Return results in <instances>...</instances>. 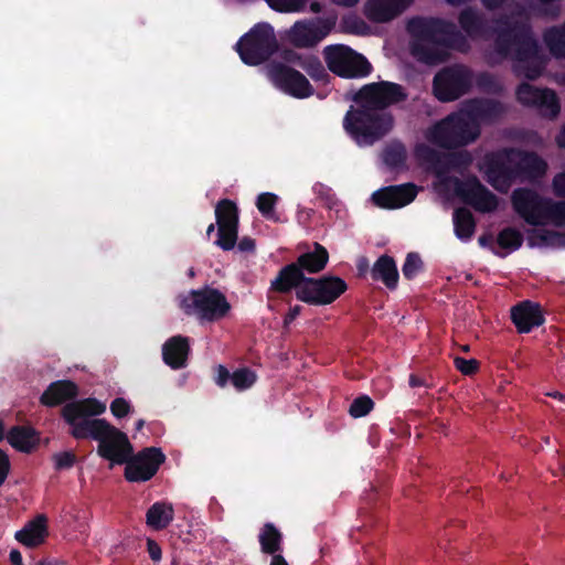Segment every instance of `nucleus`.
Returning a JSON list of instances; mask_svg holds the SVG:
<instances>
[{
    "mask_svg": "<svg viewBox=\"0 0 565 565\" xmlns=\"http://www.w3.org/2000/svg\"><path fill=\"white\" fill-rule=\"evenodd\" d=\"M405 98L401 86L390 82L365 85L356 94V109L349 111L344 119L345 129L360 146H367L386 135L393 127L387 113L379 110Z\"/></svg>",
    "mask_w": 565,
    "mask_h": 565,
    "instance_id": "f257e3e1",
    "label": "nucleus"
},
{
    "mask_svg": "<svg viewBox=\"0 0 565 565\" xmlns=\"http://www.w3.org/2000/svg\"><path fill=\"white\" fill-rule=\"evenodd\" d=\"M106 405L96 398L67 404L63 416L72 427L71 434L76 439L93 438L99 443L98 454L113 465L127 462L132 455V446L127 436L105 419H94L90 416L100 415Z\"/></svg>",
    "mask_w": 565,
    "mask_h": 565,
    "instance_id": "f03ea898",
    "label": "nucleus"
},
{
    "mask_svg": "<svg viewBox=\"0 0 565 565\" xmlns=\"http://www.w3.org/2000/svg\"><path fill=\"white\" fill-rule=\"evenodd\" d=\"M494 109L495 106L489 103H473L430 128L427 139L430 143L441 148L469 143L478 137L480 124L489 120Z\"/></svg>",
    "mask_w": 565,
    "mask_h": 565,
    "instance_id": "7ed1b4c3",
    "label": "nucleus"
},
{
    "mask_svg": "<svg viewBox=\"0 0 565 565\" xmlns=\"http://www.w3.org/2000/svg\"><path fill=\"white\" fill-rule=\"evenodd\" d=\"M521 163L522 168L529 169L533 174H541L545 171V163L534 154L522 156L516 151H505L495 157L488 158L482 169L488 181L499 191H507L511 185L512 163Z\"/></svg>",
    "mask_w": 565,
    "mask_h": 565,
    "instance_id": "20e7f679",
    "label": "nucleus"
},
{
    "mask_svg": "<svg viewBox=\"0 0 565 565\" xmlns=\"http://www.w3.org/2000/svg\"><path fill=\"white\" fill-rule=\"evenodd\" d=\"M513 205L515 211L529 224L555 223L556 225H565V203L553 206L535 193L520 190L513 193Z\"/></svg>",
    "mask_w": 565,
    "mask_h": 565,
    "instance_id": "39448f33",
    "label": "nucleus"
},
{
    "mask_svg": "<svg viewBox=\"0 0 565 565\" xmlns=\"http://www.w3.org/2000/svg\"><path fill=\"white\" fill-rule=\"evenodd\" d=\"M499 45L507 53H514L518 61L516 71L530 79L536 78L543 68L537 56L536 44L525 36H520L514 29L501 32L498 38Z\"/></svg>",
    "mask_w": 565,
    "mask_h": 565,
    "instance_id": "423d86ee",
    "label": "nucleus"
},
{
    "mask_svg": "<svg viewBox=\"0 0 565 565\" xmlns=\"http://www.w3.org/2000/svg\"><path fill=\"white\" fill-rule=\"evenodd\" d=\"M180 307L186 315H196L201 319L217 320L230 310L225 297L214 289L191 291L180 299Z\"/></svg>",
    "mask_w": 565,
    "mask_h": 565,
    "instance_id": "0eeeda50",
    "label": "nucleus"
},
{
    "mask_svg": "<svg viewBox=\"0 0 565 565\" xmlns=\"http://www.w3.org/2000/svg\"><path fill=\"white\" fill-rule=\"evenodd\" d=\"M276 49L273 29L268 24H258L237 43V51L246 64L257 65L265 61Z\"/></svg>",
    "mask_w": 565,
    "mask_h": 565,
    "instance_id": "6e6552de",
    "label": "nucleus"
},
{
    "mask_svg": "<svg viewBox=\"0 0 565 565\" xmlns=\"http://www.w3.org/2000/svg\"><path fill=\"white\" fill-rule=\"evenodd\" d=\"M347 289L345 281L337 276L308 278L299 286L297 298L310 305L326 306L335 301Z\"/></svg>",
    "mask_w": 565,
    "mask_h": 565,
    "instance_id": "1a4fd4ad",
    "label": "nucleus"
},
{
    "mask_svg": "<svg viewBox=\"0 0 565 565\" xmlns=\"http://www.w3.org/2000/svg\"><path fill=\"white\" fill-rule=\"evenodd\" d=\"M323 54L329 70L339 76L360 77L367 75L371 71L370 63L347 46H328Z\"/></svg>",
    "mask_w": 565,
    "mask_h": 565,
    "instance_id": "9d476101",
    "label": "nucleus"
},
{
    "mask_svg": "<svg viewBox=\"0 0 565 565\" xmlns=\"http://www.w3.org/2000/svg\"><path fill=\"white\" fill-rule=\"evenodd\" d=\"M470 84V76L463 66L444 70L436 75L434 93L439 100L449 102L461 96Z\"/></svg>",
    "mask_w": 565,
    "mask_h": 565,
    "instance_id": "9b49d317",
    "label": "nucleus"
},
{
    "mask_svg": "<svg viewBox=\"0 0 565 565\" xmlns=\"http://www.w3.org/2000/svg\"><path fill=\"white\" fill-rule=\"evenodd\" d=\"M215 217L218 228L216 245L224 250L232 249L237 241L238 211L230 200H222L215 207Z\"/></svg>",
    "mask_w": 565,
    "mask_h": 565,
    "instance_id": "f8f14e48",
    "label": "nucleus"
},
{
    "mask_svg": "<svg viewBox=\"0 0 565 565\" xmlns=\"http://www.w3.org/2000/svg\"><path fill=\"white\" fill-rule=\"evenodd\" d=\"M268 75L277 87L292 96L303 98L312 94L308 79L300 72L288 66L273 65Z\"/></svg>",
    "mask_w": 565,
    "mask_h": 565,
    "instance_id": "ddd939ff",
    "label": "nucleus"
},
{
    "mask_svg": "<svg viewBox=\"0 0 565 565\" xmlns=\"http://www.w3.org/2000/svg\"><path fill=\"white\" fill-rule=\"evenodd\" d=\"M164 456L156 448H147L137 457L127 461L126 478L129 481L149 480L162 463Z\"/></svg>",
    "mask_w": 565,
    "mask_h": 565,
    "instance_id": "4468645a",
    "label": "nucleus"
},
{
    "mask_svg": "<svg viewBox=\"0 0 565 565\" xmlns=\"http://www.w3.org/2000/svg\"><path fill=\"white\" fill-rule=\"evenodd\" d=\"M416 194V188L412 184L387 186L374 192L372 201L382 209H398L409 204Z\"/></svg>",
    "mask_w": 565,
    "mask_h": 565,
    "instance_id": "2eb2a0df",
    "label": "nucleus"
},
{
    "mask_svg": "<svg viewBox=\"0 0 565 565\" xmlns=\"http://www.w3.org/2000/svg\"><path fill=\"white\" fill-rule=\"evenodd\" d=\"M334 21L319 20L312 23H296L290 30L292 43L310 46L322 40L333 28Z\"/></svg>",
    "mask_w": 565,
    "mask_h": 565,
    "instance_id": "dca6fc26",
    "label": "nucleus"
},
{
    "mask_svg": "<svg viewBox=\"0 0 565 565\" xmlns=\"http://www.w3.org/2000/svg\"><path fill=\"white\" fill-rule=\"evenodd\" d=\"M518 99L526 105H536L546 116H555L558 113V103L554 92L537 89L530 84H522L516 92Z\"/></svg>",
    "mask_w": 565,
    "mask_h": 565,
    "instance_id": "f3484780",
    "label": "nucleus"
},
{
    "mask_svg": "<svg viewBox=\"0 0 565 565\" xmlns=\"http://www.w3.org/2000/svg\"><path fill=\"white\" fill-rule=\"evenodd\" d=\"M458 192L469 204L479 211L490 212L498 206L495 196L487 191L476 179H470L460 185Z\"/></svg>",
    "mask_w": 565,
    "mask_h": 565,
    "instance_id": "a211bd4d",
    "label": "nucleus"
},
{
    "mask_svg": "<svg viewBox=\"0 0 565 565\" xmlns=\"http://www.w3.org/2000/svg\"><path fill=\"white\" fill-rule=\"evenodd\" d=\"M412 0H370L365 6L366 17L375 22H386L403 10H405Z\"/></svg>",
    "mask_w": 565,
    "mask_h": 565,
    "instance_id": "6ab92c4d",
    "label": "nucleus"
},
{
    "mask_svg": "<svg viewBox=\"0 0 565 565\" xmlns=\"http://www.w3.org/2000/svg\"><path fill=\"white\" fill-rule=\"evenodd\" d=\"M511 318L519 332H530L532 328L541 326L544 321L539 305L530 301L512 308Z\"/></svg>",
    "mask_w": 565,
    "mask_h": 565,
    "instance_id": "aec40b11",
    "label": "nucleus"
},
{
    "mask_svg": "<svg viewBox=\"0 0 565 565\" xmlns=\"http://www.w3.org/2000/svg\"><path fill=\"white\" fill-rule=\"evenodd\" d=\"M47 534V519L38 515L15 533V539L26 547H36L44 543Z\"/></svg>",
    "mask_w": 565,
    "mask_h": 565,
    "instance_id": "412c9836",
    "label": "nucleus"
},
{
    "mask_svg": "<svg viewBox=\"0 0 565 565\" xmlns=\"http://www.w3.org/2000/svg\"><path fill=\"white\" fill-rule=\"evenodd\" d=\"M307 279L308 278L305 277L298 265L290 264L279 271L270 286L273 290L278 292H288L292 288H296L297 291L299 286H301Z\"/></svg>",
    "mask_w": 565,
    "mask_h": 565,
    "instance_id": "4be33fe9",
    "label": "nucleus"
},
{
    "mask_svg": "<svg viewBox=\"0 0 565 565\" xmlns=\"http://www.w3.org/2000/svg\"><path fill=\"white\" fill-rule=\"evenodd\" d=\"M189 345L185 338L173 337L162 349L164 362L173 369L182 367L185 363Z\"/></svg>",
    "mask_w": 565,
    "mask_h": 565,
    "instance_id": "5701e85b",
    "label": "nucleus"
},
{
    "mask_svg": "<svg viewBox=\"0 0 565 565\" xmlns=\"http://www.w3.org/2000/svg\"><path fill=\"white\" fill-rule=\"evenodd\" d=\"M77 395V387L70 381L51 384L43 393L41 402L46 406H55Z\"/></svg>",
    "mask_w": 565,
    "mask_h": 565,
    "instance_id": "b1692460",
    "label": "nucleus"
},
{
    "mask_svg": "<svg viewBox=\"0 0 565 565\" xmlns=\"http://www.w3.org/2000/svg\"><path fill=\"white\" fill-rule=\"evenodd\" d=\"M373 278L382 280L386 287L394 289L398 281L395 262L388 256H381L372 268Z\"/></svg>",
    "mask_w": 565,
    "mask_h": 565,
    "instance_id": "393cba45",
    "label": "nucleus"
},
{
    "mask_svg": "<svg viewBox=\"0 0 565 565\" xmlns=\"http://www.w3.org/2000/svg\"><path fill=\"white\" fill-rule=\"evenodd\" d=\"M328 259L329 254L327 249L323 246L317 244L315 250L301 255L298 258L296 265H298L301 270L303 269L308 273L316 274L326 267Z\"/></svg>",
    "mask_w": 565,
    "mask_h": 565,
    "instance_id": "a878e982",
    "label": "nucleus"
},
{
    "mask_svg": "<svg viewBox=\"0 0 565 565\" xmlns=\"http://www.w3.org/2000/svg\"><path fill=\"white\" fill-rule=\"evenodd\" d=\"M7 438L12 447L24 452L31 451L39 443V437L30 427H14Z\"/></svg>",
    "mask_w": 565,
    "mask_h": 565,
    "instance_id": "bb28decb",
    "label": "nucleus"
},
{
    "mask_svg": "<svg viewBox=\"0 0 565 565\" xmlns=\"http://www.w3.org/2000/svg\"><path fill=\"white\" fill-rule=\"evenodd\" d=\"M147 524L154 530L167 527L173 520V508L164 502H157L147 512Z\"/></svg>",
    "mask_w": 565,
    "mask_h": 565,
    "instance_id": "cd10ccee",
    "label": "nucleus"
},
{
    "mask_svg": "<svg viewBox=\"0 0 565 565\" xmlns=\"http://www.w3.org/2000/svg\"><path fill=\"white\" fill-rule=\"evenodd\" d=\"M259 542L264 553L276 555L281 548V533L271 523H267L260 531Z\"/></svg>",
    "mask_w": 565,
    "mask_h": 565,
    "instance_id": "c85d7f7f",
    "label": "nucleus"
},
{
    "mask_svg": "<svg viewBox=\"0 0 565 565\" xmlns=\"http://www.w3.org/2000/svg\"><path fill=\"white\" fill-rule=\"evenodd\" d=\"M455 231L460 239H469L475 231V223L469 211L460 209L455 213Z\"/></svg>",
    "mask_w": 565,
    "mask_h": 565,
    "instance_id": "c756f323",
    "label": "nucleus"
},
{
    "mask_svg": "<svg viewBox=\"0 0 565 565\" xmlns=\"http://www.w3.org/2000/svg\"><path fill=\"white\" fill-rule=\"evenodd\" d=\"M545 42L552 54L565 57V24L553 28L545 33Z\"/></svg>",
    "mask_w": 565,
    "mask_h": 565,
    "instance_id": "7c9ffc66",
    "label": "nucleus"
},
{
    "mask_svg": "<svg viewBox=\"0 0 565 565\" xmlns=\"http://www.w3.org/2000/svg\"><path fill=\"white\" fill-rule=\"evenodd\" d=\"M256 381V373L248 369H238L231 375V382L237 391L250 388Z\"/></svg>",
    "mask_w": 565,
    "mask_h": 565,
    "instance_id": "2f4dec72",
    "label": "nucleus"
},
{
    "mask_svg": "<svg viewBox=\"0 0 565 565\" xmlns=\"http://www.w3.org/2000/svg\"><path fill=\"white\" fill-rule=\"evenodd\" d=\"M523 242L522 234L514 228H505L500 232L498 243L502 248L518 249Z\"/></svg>",
    "mask_w": 565,
    "mask_h": 565,
    "instance_id": "473e14b6",
    "label": "nucleus"
},
{
    "mask_svg": "<svg viewBox=\"0 0 565 565\" xmlns=\"http://www.w3.org/2000/svg\"><path fill=\"white\" fill-rule=\"evenodd\" d=\"M278 198L274 193H262L257 198V209L264 216L271 217L274 214V206Z\"/></svg>",
    "mask_w": 565,
    "mask_h": 565,
    "instance_id": "72a5a7b5",
    "label": "nucleus"
},
{
    "mask_svg": "<svg viewBox=\"0 0 565 565\" xmlns=\"http://www.w3.org/2000/svg\"><path fill=\"white\" fill-rule=\"evenodd\" d=\"M373 401L367 396H361L353 401L350 406L349 413L352 417H362L371 412L373 408Z\"/></svg>",
    "mask_w": 565,
    "mask_h": 565,
    "instance_id": "f704fd0d",
    "label": "nucleus"
},
{
    "mask_svg": "<svg viewBox=\"0 0 565 565\" xmlns=\"http://www.w3.org/2000/svg\"><path fill=\"white\" fill-rule=\"evenodd\" d=\"M456 369L463 375H472L479 369V362L475 359L466 360L460 356L454 358Z\"/></svg>",
    "mask_w": 565,
    "mask_h": 565,
    "instance_id": "c9c22d12",
    "label": "nucleus"
},
{
    "mask_svg": "<svg viewBox=\"0 0 565 565\" xmlns=\"http://www.w3.org/2000/svg\"><path fill=\"white\" fill-rule=\"evenodd\" d=\"M306 0H267L269 6L278 11H297Z\"/></svg>",
    "mask_w": 565,
    "mask_h": 565,
    "instance_id": "e433bc0d",
    "label": "nucleus"
},
{
    "mask_svg": "<svg viewBox=\"0 0 565 565\" xmlns=\"http://www.w3.org/2000/svg\"><path fill=\"white\" fill-rule=\"evenodd\" d=\"M422 259L416 254H409L403 266V274L406 278H413L422 268Z\"/></svg>",
    "mask_w": 565,
    "mask_h": 565,
    "instance_id": "4c0bfd02",
    "label": "nucleus"
},
{
    "mask_svg": "<svg viewBox=\"0 0 565 565\" xmlns=\"http://www.w3.org/2000/svg\"><path fill=\"white\" fill-rule=\"evenodd\" d=\"M110 412L115 417L121 418L131 412V405L127 399L117 397L110 404Z\"/></svg>",
    "mask_w": 565,
    "mask_h": 565,
    "instance_id": "58836bf2",
    "label": "nucleus"
},
{
    "mask_svg": "<svg viewBox=\"0 0 565 565\" xmlns=\"http://www.w3.org/2000/svg\"><path fill=\"white\" fill-rule=\"evenodd\" d=\"M75 455L71 451L55 454L53 460L57 469L71 468L75 462Z\"/></svg>",
    "mask_w": 565,
    "mask_h": 565,
    "instance_id": "ea45409f",
    "label": "nucleus"
},
{
    "mask_svg": "<svg viewBox=\"0 0 565 565\" xmlns=\"http://www.w3.org/2000/svg\"><path fill=\"white\" fill-rule=\"evenodd\" d=\"M460 24L468 33L472 34L477 31V17L471 11H463L460 15Z\"/></svg>",
    "mask_w": 565,
    "mask_h": 565,
    "instance_id": "a19ab883",
    "label": "nucleus"
},
{
    "mask_svg": "<svg viewBox=\"0 0 565 565\" xmlns=\"http://www.w3.org/2000/svg\"><path fill=\"white\" fill-rule=\"evenodd\" d=\"M301 66L309 73L312 78H320L324 73L321 63L317 58H308L301 63Z\"/></svg>",
    "mask_w": 565,
    "mask_h": 565,
    "instance_id": "79ce46f5",
    "label": "nucleus"
},
{
    "mask_svg": "<svg viewBox=\"0 0 565 565\" xmlns=\"http://www.w3.org/2000/svg\"><path fill=\"white\" fill-rule=\"evenodd\" d=\"M317 192L320 196V199L324 202V204L332 209L338 204V200L334 195V193L331 191V189L326 188L323 185H319L317 189Z\"/></svg>",
    "mask_w": 565,
    "mask_h": 565,
    "instance_id": "37998d69",
    "label": "nucleus"
},
{
    "mask_svg": "<svg viewBox=\"0 0 565 565\" xmlns=\"http://www.w3.org/2000/svg\"><path fill=\"white\" fill-rule=\"evenodd\" d=\"M404 149L402 147H396L394 150L387 151L385 153L384 160L386 163L395 166L402 162V160L404 159Z\"/></svg>",
    "mask_w": 565,
    "mask_h": 565,
    "instance_id": "c03bdc74",
    "label": "nucleus"
},
{
    "mask_svg": "<svg viewBox=\"0 0 565 565\" xmlns=\"http://www.w3.org/2000/svg\"><path fill=\"white\" fill-rule=\"evenodd\" d=\"M10 469L8 456L0 449V486L4 482Z\"/></svg>",
    "mask_w": 565,
    "mask_h": 565,
    "instance_id": "a18cd8bd",
    "label": "nucleus"
},
{
    "mask_svg": "<svg viewBox=\"0 0 565 565\" xmlns=\"http://www.w3.org/2000/svg\"><path fill=\"white\" fill-rule=\"evenodd\" d=\"M230 372L222 365H218L216 369V379L215 382L218 386L224 387L228 380H231Z\"/></svg>",
    "mask_w": 565,
    "mask_h": 565,
    "instance_id": "49530a36",
    "label": "nucleus"
},
{
    "mask_svg": "<svg viewBox=\"0 0 565 565\" xmlns=\"http://www.w3.org/2000/svg\"><path fill=\"white\" fill-rule=\"evenodd\" d=\"M147 546L150 557L156 562L160 561L161 548L159 547V545L154 541L148 540Z\"/></svg>",
    "mask_w": 565,
    "mask_h": 565,
    "instance_id": "de8ad7c7",
    "label": "nucleus"
},
{
    "mask_svg": "<svg viewBox=\"0 0 565 565\" xmlns=\"http://www.w3.org/2000/svg\"><path fill=\"white\" fill-rule=\"evenodd\" d=\"M554 189L558 195L565 196V172L554 179Z\"/></svg>",
    "mask_w": 565,
    "mask_h": 565,
    "instance_id": "09e8293b",
    "label": "nucleus"
},
{
    "mask_svg": "<svg viewBox=\"0 0 565 565\" xmlns=\"http://www.w3.org/2000/svg\"><path fill=\"white\" fill-rule=\"evenodd\" d=\"M238 248L242 250V252H253L255 249V242L254 239L252 238H248V237H244L239 244H238Z\"/></svg>",
    "mask_w": 565,
    "mask_h": 565,
    "instance_id": "8fccbe9b",
    "label": "nucleus"
},
{
    "mask_svg": "<svg viewBox=\"0 0 565 565\" xmlns=\"http://www.w3.org/2000/svg\"><path fill=\"white\" fill-rule=\"evenodd\" d=\"M300 309L301 308L299 306L291 308L285 318V323L288 324L291 321H294L296 317L300 313Z\"/></svg>",
    "mask_w": 565,
    "mask_h": 565,
    "instance_id": "3c124183",
    "label": "nucleus"
},
{
    "mask_svg": "<svg viewBox=\"0 0 565 565\" xmlns=\"http://www.w3.org/2000/svg\"><path fill=\"white\" fill-rule=\"evenodd\" d=\"M10 561L13 565H22V556L21 553L17 550H12L10 552Z\"/></svg>",
    "mask_w": 565,
    "mask_h": 565,
    "instance_id": "603ef678",
    "label": "nucleus"
},
{
    "mask_svg": "<svg viewBox=\"0 0 565 565\" xmlns=\"http://www.w3.org/2000/svg\"><path fill=\"white\" fill-rule=\"evenodd\" d=\"M269 565H289L284 556L280 554L273 555Z\"/></svg>",
    "mask_w": 565,
    "mask_h": 565,
    "instance_id": "864d4df0",
    "label": "nucleus"
},
{
    "mask_svg": "<svg viewBox=\"0 0 565 565\" xmlns=\"http://www.w3.org/2000/svg\"><path fill=\"white\" fill-rule=\"evenodd\" d=\"M547 396H551L553 398H556L558 399L559 402L564 403L565 404V394H562L561 392L558 391H553V392H547L546 393Z\"/></svg>",
    "mask_w": 565,
    "mask_h": 565,
    "instance_id": "5fc2aeb1",
    "label": "nucleus"
},
{
    "mask_svg": "<svg viewBox=\"0 0 565 565\" xmlns=\"http://www.w3.org/2000/svg\"><path fill=\"white\" fill-rule=\"evenodd\" d=\"M333 2L338 3V4H341V6H353L359 0H332Z\"/></svg>",
    "mask_w": 565,
    "mask_h": 565,
    "instance_id": "6e6d98bb",
    "label": "nucleus"
},
{
    "mask_svg": "<svg viewBox=\"0 0 565 565\" xmlns=\"http://www.w3.org/2000/svg\"><path fill=\"white\" fill-rule=\"evenodd\" d=\"M409 385L413 386V387L419 386V385H422V381L418 377L412 375L409 377Z\"/></svg>",
    "mask_w": 565,
    "mask_h": 565,
    "instance_id": "4d7b16f0",
    "label": "nucleus"
},
{
    "mask_svg": "<svg viewBox=\"0 0 565 565\" xmlns=\"http://www.w3.org/2000/svg\"><path fill=\"white\" fill-rule=\"evenodd\" d=\"M557 142H558L559 147L565 148V128L563 129V131L558 136Z\"/></svg>",
    "mask_w": 565,
    "mask_h": 565,
    "instance_id": "13d9d810",
    "label": "nucleus"
},
{
    "mask_svg": "<svg viewBox=\"0 0 565 565\" xmlns=\"http://www.w3.org/2000/svg\"><path fill=\"white\" fill-rule=\"evenodd\" d=\"M500 0H483L484 4L489 8L494 7Z\"/></svg>",
    "mask_w": 565,
    "mask_h": 565,
    "instance_id": "bf43d9fd",
    "label": "nucleus"
},
{
    "mask_svg": "<svg viewBox=\"0 0 565 565\" xmlns=\"http://www.w3.org/2000/svg\"><path fill=\"white\" fill-rule=\"evenodd\" d=\"M143 425H145V422H143L142 419H139V420L136 423V428H137L138 430H140V429H142Z\"/></svg>",
    "mask_w": 565,
    "mask_h": 565,
    "instance_id": "052dcab7",
    "label": "nucleus"
},
{
    "mask_svg": "<svg viewBox=\"0 0 565 565\" xmlns=\"http://www.w3.org/2000/svg\"><path fill=\"white\" fill-rule=\"evenodd\" d=\"M3 434H4V425H3V423L0 420V440L3 438Z\"/></svg>",
    "mask_w": 565,
    "mask_h": 565,
    "instance_id": "680f3d73",
    "label": "nucleus"
},
{
    "mask_svg": "<svg viewBox=\"0 0 565 565\" xmlns=\"http://www.w3.org/2000/svg\"><path fill=\"white\" fill-rule=\"evenodd\" d=\"M311 9H312V11L318 12L320 10V7L318 3H312Z\"/></svg>",
    "mask_w": 565,
    "mask_h": 565,
    "instance_id": "e2e57ef3",
    "label": "nucleus"
},
{
    "mask_svg": "<svg viewBox=\"0 0 565 565\" xmlns=\"http://www.w3.org/2000/svg\"><path fill=\"white\" fill-rule=\"evenodd\" d=\"M213 231H214V224H211V225L207 227V230H206L207 235H210Z\"/></svg>",
    "mask_w": 565,
    "mask_h": 565,
    "instance_id": "0e129e2a",
    "label": "nucleus"
},
{
    "mask_svg": "<svg viewBox=\"0 0 565 565\" xmlns=\"http://www.w3.org/2000/svg\"><path fill=\"white\" fill-rule=\"evenodd\" d=\"M447 1L455 4V3L461 2L462 0H447Z\"/></svg>",
    "mask_w": 565,
    "mask_h": 565,
    "instance_id": "69168bd1",
    "label": "nucleus"
},
{
    "mask_svg": "<svg viewBox=\"0 0 565 565\" xmlns=\"http://www.w3.org/2000/svg\"><path fill=\"white\" fill-rule=\"evenodd\" d=\"M461 350H462V351H465V352H467V351H469V347H468V345H462V347H461Z\"/></svg>",
    "mask_w": 565,
    "mask_h": 565,
    "instance_id": "338daca9",
    "label": "nucleus"
},
{
    "mask_svg": "<svg viewBox=\"0 0 565 565\" xmlns=\"http://www.w3.org/2000/svg\"><path fill=\"white\" fill-rule=\"evenodd\" d=\"M38 565H45V564H38Z\"/></svg>",
    "mask_w": 565,
    "mask_h": 565,
    "instance_id": "774afa93",
    "label": "nucleus"
}]
</instances>
